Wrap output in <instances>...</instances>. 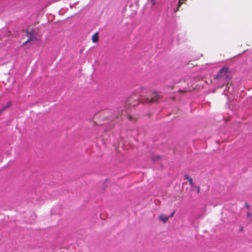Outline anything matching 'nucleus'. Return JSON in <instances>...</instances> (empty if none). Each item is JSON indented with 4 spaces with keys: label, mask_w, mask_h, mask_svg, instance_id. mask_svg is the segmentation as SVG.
Returning <instances> with one entry per match:
<instances>
[{
    "label": "nucleus",
    "mask_w": 252,
    "mask_h": 252,
    "mask_svg": "<svg viewBox=\"0 0 252 252\" xmlns=\"http://www.w3.org/2000/svg\"><path fill=\"white\" fill-rule=\"evenodd\" d=\"M4 111V110H2V108L1 110H0V114H1V113H2V112H3Z\"/></svg>",
    "instance_id": "obj_19"
},
{
    "label": "nucleus",
    "mask_w": 252,
    "mask_h": 252,
    "mask_svg": "<svg viewBox=\"0 0 252 252\" xmlns=\"http://www.w3.org/2000/svg\"><path fill=\"white\" fill-rule=\"evenodd\" d=\"M182 81L184 82H185V79H183V80H182Z\"/></svg>",
    "instance_id": "obj_21"
},
{
    "label": "nucleus",
    "mask_w": 252,
    "mask_h": 252,
    "mask_svg": "<svg viewBox=\"0 0 252 252\" xmlns=\"http://www.w3.org/2000/svg\"><path fill=\"white\" fill-rule=\"evenodd\" d=\"M195 188L197 189V192L198 193L200 192V187L199 186H195Z\"/></svg>",
    "instance_id": "obj_14"
},
{
    "label": "nucleus",
    "mask_w": 252,
    "mask_h": 252,
    "mask_svg": "<svg viewBox=\"0 0 252 252\" xmlns=\"http://www.w3.org/2000/svg\"><path fill=\"white\" fill-rule=\"evenodd\" d=\"M169 217H167L164 214H161L159 216V220L162 221L164 223H165L168 220Z\"/></svg>",
    "instance_id": "obj_5"
},
{
    "label": "nucleus",
    "mask_w": 252,
    "mask_h": 252,
    "mask_svg": "<svg viewBox=\"0 0 252 252\" xmlns=\"http://www.w3.org/2000/svg\"><path fill=\"white\" fill-rule=\"evenodd\" d=\"M159 159H160V157L159 155H156V156H153L152 158V160L154 161H157Z\"/></svg>",
    "instance_id": "obj_9"
},
{
    "label": "nucleus",
    "mask_w": 252,
    "mask_h": 252,
    "mask_svg": "<svg viewBox=\"0 0 252 252\" xmlns=\"http://www.w3.org/2000/svg\"><path fill=\"white\" fill-rule=\"evenodd\" d=\"M128 119L129 121L135 122L137 121V118L135 117H134L131 115H129L128 116Z\"/></svg>",
    "instance_id": "obj_8"
},
{
    "label": "nucleus",
    "mask_w": 252,
    "mask_h": 252,
    "mask_svg": "<svg viewBox=\"0 0 252 252\" xmlns=\"http://www.w3.org/2000/svg\"><path fill=\"white\" fill-rule=\"evenodd\" d=\"M174 213H175V211H174L173 212H172V213H171V214L170 215V217H172L174 216Z\"/></svg>",
    "instance_id": "obj_16"
},
{
    "label": "nucleus",
    "mask_w": 252,
    "mask_h": 252,
    "mask_svg": "<svg viewBox=\"0 0 252 252\" xmlns=\"http://www.w3.org/2000/svg\"><path fill=\"white\" fill-rule=\"evenodd\" d=\"M11 106V102H8V103L5 106H3L2 107V110H5V109L8 108L9 107H10Z\"/></svg>",
    "instance_id": "obj_10"
},
{
    "label": "nucleus",
    "mask_w": 252,
    "mask_h": 252,
    "mask_svg": "<svg viewBox=\"0 0 252 252\" xmlns=\"http://www.w3.org/2000/svg\"><path fill=\"white\" fill-rule=\"evenodd\" d=\"M184 177L185 180H188V181L189 180V179H191V178H190L187 174H186Z\"/></svg>",
    "instance_id": "obj_12"
},
{
    "label": "nucleus",
    "mask_w": 252,
    "mask_h": 252,
    "mask_svg": "<svg viewBox=\"0 0 252 252\" xmlns=\"http://www.w3.org/2000/svg\"><path fill=\"white\" fill-rule=\"evenodd\" d=\"M152 5H154L156 3V0H149Z\"/></svg>",
    "instance_id": "obj_13"
},
{
    "label": "nucleus",
    "mask_w": 252,
    "mask_h": 252,
    "mask_svg": "<svg viewBox=\"0 0 252 252\" xmlns=\"http://www.w3.org/2000/svg\"><path fill=\"white\" fill-rule=\"evenodd\" d=\"M243 227L241 228L240 230L243 231Z\"/></svg>",
    "instance_id": "obj_20"
},
{
    "label": "nucleus",
    "mask_w": 252,
    "mask_h": 252,
    "mask_svg": "<svg viewBox=\"0 0 252 252\" xmlns=\"http://www.w3.org/2000/svg\"><path fill=\"white\" fill-rule=\"evenodd\" d=\"M189 184L190 186H193V181H192V179L191 178L189 179Z\"/></svg>",
    "instance_id": "obj_11"
},
{
    "label": "nucleus",
    "mask_w": 252,
    "mask_h": 252,
    "mask_svg": "<svg viewBox=\"0 0 252 252\" xmlns=\"http://www.w3.org/2000/svg\"><path fill=\"white\" fill-rule=\"evenodd\" d=\"M122 115V112H121V114H118V115H117V116H116V117H117V118H118L119 117H120V116L121 115Z\"/></svg>",
    "instance_id": "obj_18"
},
{
    "label": "nucleus",
    "mask_w": 252,
    "mask_h": 252,
    "mask_svg": "<svg viewBox=\"0 0 252 252\" xmlns=\"http://www.w3.org/2000/svg\"><path fill=\"white\" fill-rule=\"evenodd\" d=\"M251 215H252V214H251V213L250 212H248L247 213V217H251Z\"/></svg>",
    "instance_id": "obj_15"
},
{
    "label": "nucleus",
    "mask_w": 252,
    "mask_h": 252,
    "mask_svg": "<svg viewBox=\"0 0 252 252\" xmlns=\"http://www.w3.org/2000/svg\"><path fill=\"white\" fill-rule=\"evenodd\" d=\"M215 79L227 85L230 80L228 72V68L225 67L221 68L215 76Z\"/></svg>",
    "instance_id": "obj_1"
},
{
    "label": "nucleus",
    "mask_w": 252,
    "mask_h": 252,
    "mask_svg": "<svg viewBox=\"0 0 252 252\" xmlns=\"http://www.w3.org/2000/svg\"><path fill=\"white\" fill-rule=\"evenodd\" d=\"M137 96L136 95L131 96L128 97L126 101V105L131 106H135L138 104Z\"/></svg>",
    "instance_id": "obj_4"
},
{
    "label": "nucleus",
    "mask_w": 252,
    "mask_h": 252,
    "mask_svg": "<svg viewBox=\"0 0 252 252\" xmlns=\"http://www.w3.org/2000/svg\"><path fill=\"white\" fill-rule=\"evenodd\" d=\"M159 98V95L156 92H152L149 94V96L146 97V102L152 103L157 101Z\"/></svg>",
    "instance_id": "obj_3"
},
{
    "label": "nucleus",
    "mask_w": 252,
    "mask_h": 252,
    "mask_svg": "<svg viewBox=\"0 0 252 252\" xmlns=\"http://www.w3.org/2000/svg\"><path fill=\"white\" fill-rule=\"evenodd\" d=\"M36 34L37 32L35 29H33V27H29L27 32V36L28 37V39L24 44H25L30 41L37 39Z\"/></svg>",
    "instance_id": "obj_2"
},
{
    "label": "nucleus",
    "mask_w": 252,
    "mask_h": 252,
    "mask_svg": "<svg viewBox=\"0 0 252 252\" xmlns=\"http://www.w3.org/2000/svg\"><path fill=\"white\" fill-rule=\"evenodd\" d=\"M179 92L180 93H184V92H186V91H185V90H179Z\"/></svg>",
    "instance_id": "obj_17"
},
{
    "label": "nucleus",
    "mask_w": 252,
    "mask_h": 252,
    "mask_svg": "<svg viewBox=\"0 0 252 252\" xmlns=\"http://www.w3.org/2000/svg\"><path fill=\"white\" fill-rule=\"evenodd\" d=\"M187 0H179L178 7L177 9L175 11V12H177V11L179 10V8L181 7V6Z\"/></svg>",
    "instance_id": "obj_7"
},
{
    "label": "nucleus",
    "mask_w": 252,
    "mask_h": 252,
    "mask_svg": "<svg viewBox=\"0 0 252 252\" xmlns=\"http://www.w3.org/2000/svg\"><path fill=\"white\" fill-rule=\"evenodd\" d=\"M92 40L93 42L95 43L98 40V34L97 32L95 33L92 37Z\"/></svg>",
    "instance_id": "obj_6"
}]
</instances>
